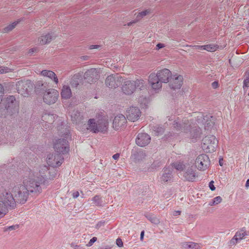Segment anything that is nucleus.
<instances>
[{
    "label": "nucleus",
    "instance_id": "423d86ee",
    "mask_svg": "<svg viewBox=\"0 0 249 249\" xmlns=\"http://www.w3.org/2000/svg\"><path fill=\"white\" fill-rule=\"evenodd\" d=\"M3 93V87L0 84V107L3 109L4 114L13 115L18 110L16 99L14 96H9L6 98L1 99Z\"/></svg>",
    "mask_w": 249,
    "mask_h": 249
},
{
    "label": "nucleus",
    "instance_id": "49530a36",
    "mask_svg": "<svg viewBox=\"0 0 249 249\" xmlns=\"http://www.w3.org/2000/svg\"><path fill=\"white\" fill-rule=\"evenodd\" d=\"M79 193L78 191H76L73 193L72 194V196L73 198H77L79 196Z\"/></svg>",
    "mask_w": 249,
    "mask_h": 249
},
{
    "label": "nucleus",
    "instance_id": "bb28decb",
    "mask_svg": "<svg viewBox=\"0 0 249 249\" xmlns=\"http://www.w3.org/2000/svg\"><path fill=\"white\" fill-rule=\"evenodd\" d=\"M82 80L81 76L79 74H75L72 78L71 84L72 86L76 87Z\"/></svg>",
    "mask_w": 249,
    "mask_h": 249
},
{
    "label": "nucleus",
    "instance_id": "de8ad7c7",
    "mask_svg": "<svg viewBox=\"0 0 249 249\" xmlns=\"http://www.w3.org/2000/svg\"><path fill=\"white\" fill-rule=\"evenodd\" d=\"M120 157V154L119 153H116L113 155L112 158L113 159L117 160H118Z\"/></svg>",
    "mask_w": 249,
    "mask_h": 249
},
{
    "label": "nucleus",
    "instance_id": "a878e982",
    "mask_svg": "<svg viewBox=\"0 0 249 249\" xmlns=\"http://www.w3.org/2000/svg\"><path fill=\"white\" fill-rule=\"evenodd\" d=\"M246 235H247V233L246 232L245 228H243L239 231H238L236 232L232 239L235 240L237 243L238 240L242 239Z\"/></svg>",
    "mask_w": 249,
    "mask_h": 249
},
{
    "label": "nucleus",
    "instance_id": "e433bc0d",
    "mask_svg": "<svg viewBox=\"0 0 249 249\" xmlns=\"http://www.w3.org/2000/svg\"><path fill=\"white\" fill-rule=\"evenodd\" d=\"M222 199L221 196H217L213 198V204H218L220 203Z\"/></svg>",
    "mask_w": 249,
    "mask_h": 249
},
{
    "label": "nucleus",
    "instance_id": "473e14b6",
    "mask_svg": "<svg viewBox=\"0 0 249 249\" xmlns=\"http://www.w3.org/2000/svg\"><path fill=\"white\" fill-rule=\"evenodd\" d=\"M218 48L217 45L210 44L205 45V50L210 52H213L217 50Z\"/></svg>",
    "mask_w": 249,
    "mask_h": 249
},
{
    "label": "nucleus",
    "instance_id": "9b49d317",
    "mask_svg": "<svg viewBox=\"0 0 249 249\" xmlns=\"http://www.w3.org/2000/svg\"><path fill=\"white\" fill-rule=\"evenodd\" d=\"M203 147L206 148L209 151H214L218 144V141L213 135L206 136L203 139Z\"/></svg>",
    "mask_w": 249,
    "mask_h": 249
},
{
    "label": "nucleus",
    "instance_id": "5701e85b",
    "mask_svg": "<svg viewBox=\"0 0 249 249\" xmlns=\"http://www.w3.org/2000/svg\"><path fill=\"white\" fill-rule=\"evenodd\" d=\"M41 74L42 75L48 77L52 79L56 84H57L58 83V79L53 71L45 70L41 71Z\"/></svg>",
    "mask_w": 249,
    "mask_h": 249
},
{
    "label": "nucleus",
    "instance_id": "9d476101",
    "mask_svg": "<svg viewBox=\"0 0 249 249\" xmlns=\"http://www.w3.org/2000/svg\"><path fill=\"white\" fill-rule=\"evenodd\" d=\"M124 79L118 73L108 76L106 80V85L109 88H116L123 82Z\"/></svg>",
    "mask_w": 249,
    "mask_h": 249
},
{
    "label": "nucleus",
    "instance_id": "58836bf2",
    "mask_svg": "<svg viewBox=\"0 0 249 249\" xmlns=\"http://www.w3.org/2000/svg\"><path fill=\"white\" fill-rule=\"evenodd\" d=\"M214 181L212 180L209 182V187L212 191H214L215 189V187L214 185Z\"/></svg>",
    "mask_w": 249,
    "mask_h": 249
},
{
    "label": "nucleus",
    "instance_id": "864d4df0",
    "mask_svg": "<svg viewBox=\"0 0 249 249\" xmlns=\"http://www.w3.org/2000/svg\"><path fill=\"white\" fill-rule=\"evenodd\" d=\"M36 52V49H35V48H33V49H31L30 50V53H34L35 52Z\"/></svg>",
    "mask_w": 249,
    "mask_h": 249
},
{
    "label": "nucleus",
    "instance_id": "f03ea898",
    "mask_svg": "<svg viewBox=\"0 0 249 249\" xmlns=\"http://www.w3.org/2000/svg\"><path fill=\"white\" fill-rule=\"evenodd\" d=\"M195 118L196 123L198 124H202L204 125L206 130L211 129L213 126L215 118L210 114L204 115L202 112L195 113L193 115ZM168 122H166L164 126L156 125L154 127V131L157 135L162 134L164 132V127L171 125V131L165 134L164 139L165 141L171 142L181 132L185 133H190L191 139L192 142L195 141L196 139L200 138L201 130L200 127L196 125V124H194V120L183 118L175 116L169 118Z\"/></svg>",
    "mask_w": 249,
    "mask_h": 249
},
{
    "label": "nucleus",
    "instance_id": "5fc2aeb1",
    "mask_svg": "<svg viewBox=\"0 0 249 249\" xmlns=\"http://www.w3.org/2000/svg\"><path fill=\"white\" fill-rule=\"evenodd\" d=\"M4 72H6V71H4V69L3 68H2L1 67H0V73H4Z\"/></svg>",
    "mask_w": 249,
    "mask_h": 249
},
{
    "label": "nucleus",
    "instance_id": "8fccbe9b",
    "mask_svg": "<svg viewBox=\"0 0 249 249\" xmlns=\"http://www.w3.org/2000/svg\"><path fill=\"white\" fill-rule=\"evenodd\" d=\"M180 211H176L174 212L173 215L175 216H178L180 214Z\"/></svg>",
    "mask_w": 249,
    "mask_h": 249
},
{
    "label": "nucleus",
    "instance_id": "6e6552de",
    "mask_svg": "<svg viewBox=\"0 0 249 249\" xmlns=\"http://www.w3.org/2000/svg\"><path fill=\"white\" fill-rule=\"evenodd\" d=\"M174 166L177 170L183 172V176L187 180L193 181L197 176L196 168L189 164L178 162L175 163Z\"/></svg>",
    "mask_w": 249,
    "mask_h": 249
},
{
    "label": "nucleus",
    "instance_id": "f8f14e48",
    "mask_svg": "<svg viewBox=\"0 0 249 249\" xmlns=\"http://www.w3.org/2000/svg\"><path fill=\"white\" fill-rule=\"evenodd\" d=\"M59 95L58 92L54 89H49L43 96V100L47 104H52L55 103Z\"/></svg>",
    "mask_w": 249,
    "mask_h": 249
},
{
    "label": "nucleus",
    "instance_id": "6ab92c4d",
    "mask_svg": "<svg viewBox=\"0 0 249 249\" xmlns=\"http://www.w3.org/2000/svg\"><path fill=\"white\" fill-rule=\"evenodd\" d=\"M69 114L71 116V121L73 123H79L83 119V115L77 109H74L72 110L70 108L69 111Z\"/></svg>",
    "mask_w": 249,
    "mask_h": 249
},
{
    "label": "nucleus",
    "instance_id": "20e7f679",
    "mask_svg": "<svg viewBox=\"0 0 249 249\" xmlns=\"http://www.w3.org/2000/svg\"><path fill=\"white\" fill-rule=\"evenodd\" d=\"M172 76L170 70L164 69L159 71L157 74L151 73L149 76L148 81L152 89L158 90L161 88V83H167Z\"/></svg>",
    "mask_w": 249,
    "mask_h": 249
},
{
    "label": "nucleus",
    "instance_id": "0eeeda50",
    "mask_svg": "<svg viewBox=\"0 0 249 249\" xmlns=\"http://www.w3.org/2000/svg\"><path fill=\"white\" fill-rule=\"evenodd\" d=\"M147 81L142 79H137L136 81H127L124 82L122 87V90L124 93L130 95L134 92L136 89L140 90L146 88Z\"/></svg>",
    "mask_w": 249,
    "mask_h": 249
},
{
    "label": "nucleus",
    "instance_id": "bf43d9fd",
    "mask_svg": "<svg viewBox=\"0 0 249 249\" xmlns=\"http://www.w3.org/2000/svg\"><path fill=\"white\" fill-rule=\"evenodd\" d=\"M248 95L249 96V93H248Z\"/></svg>",
    "mask_w": 249,
    "mask_h": 249
},
{
    "label": "nucleus",
    "instance_id": "7ed1b4c3",
    "mask_svg": "<svg viewBox=\"0 0 249 249\" xmlns=\"http://www.w3.org/2000/svg\"><path fill=\"white\" fill-rule=\"evenodd\" d=\"M55 117V115L45 113L42 115L40 120L38 117H36L35 115H33L31 117L30 126L28 127L26 125L22 129L24 131H27V133L31 132L36 126L38 128V125L39 127L43 126L44 128L47 129L51 127V125L54 122Z\"/></svg>",
    "mask_w": 249,
    "mask_h": 249
},
{
    "label": "nucleus",
    "instance_id": "dca6fc26",
    "mask_svg": "<svg viewBox=\"0 0 249 249\" xmlns=\"http://www.w3.org/2000/svg\"><path fill=\"white\" fill-rule=\"evenodd\" d=\"M151 140V138L149 135L145 133H139L136 138V144L141 147H144L148 145Z\"/></svg>",
    "mask_w": 249,
    "mask_h": 249
},
{
    "label": "nucleus",
    "instance_id": "603ef678",
    "mask_svg": "<svg viewBox=\"0 0 249 249\" xmlns=\"http://www.w3.org/2000/svg\"><path fill=\"white\" fill-rule=\"evenodd\" d=\"M245 187L247 188L249 187V178L247 179L246 182Z\"/></svg>",
    "mask_w": 249,
    "mask_h": 249
},
{
    "label": "nucleus",
    "instance_id": "f257e3e1",
    "mask_svg": "<svg viewBox=\"0 0 249 249\" xmlns=\"http://www.w3.org/2000/svg\"><path fill=\"white\" fill-rule=\"evenodd\" d=\"M59 134L63 138L57 140L54 144L55 153L49 154L47 158L48 165L53 167L48 171V167H40L38 173H36L19 158L13 159L11 161L0 167V218L7 213L8 208L14 209L16 202L25 203L29 192L39 193L41 191V185L45 184L48 180H53L56 175L54 168L60 166L64 160L62 154L70 150L68 139L71 137L69 129L64 132L57 128Z\"/></svg>",
    "mask_w": 249,
    "mask_h": 249
},
{
    "label": "nucleus",
    "instance_id": "2eb2a0df",
    "mask_svg": "<svg viewBox=\"0 0 249 249\" xmlns=\"http://www.w3.org/2000/svg\"><path fill=\"white\" fill-rule=\"evenodd\" d=\"M173 167L164 168L160 177V181L162 183H168L173 181Z\"/></svg>",
    "mask_w": 249,
    "mask_h": 249
},
{
    "label": "nucleus",
    "instance_id": "6e6d98bb",
    "mask_svg": "<svg viewBox=\"0 0 249 249\" xmlns=\"http://www.w3.org/2000/svg\"><path fill=\"white\" fill-rule=\"evenodd\" d=\"M209 205L211 206L216 205V204H213V199L210 202Z\"/></svg>",
    "mask_w": 249,
    "mask_h": 249
},
{
    "label": "nucleus",
    "instance_id": "13d9d810",
    "mask_svg": "<svg viewBox=\"0 0 249 249\" xmlns=\"http://www.w3.org/2000/svg\"><path fill=\"white\" fill-rule=\"evenodd\" d=\"M101 249H107V248H102Z\"/></svg>",
    "mask_w": 249,
    "mask_h": 249
},
{
    "label": "nucleus",
    "instance_id": "4c0bfd02",
    "mask_svg": "<svg viewBox=\"0 0 249 249\" xmlns=\"http://www.w3.org/2000/svg\"><path fill=\"white\" fill-rule=\"evenodd\" d=\"M97 240V237H92L89 242V243L87 244V247H91L94 243H95Z\"/></svg>",
    "mask_w": 249,
    "mask_h": 249
},
{
    "label": "nucleus",
    "instance_id": "a18cd8bd",
    "mask_svg": "<svg viewBox=\"0 0 249 249\" xmlns=\"http://www.w3.org/2000/svg\"><path fill=\"white\" fill-rule=\"evenodd\" d=\"M212 87L214 89H216L218 87V82L217 81H214L212 83Z\"/></svg>",
    "mask_w": 249,
    "mask_h": 249
},
{
    "label": "nucleus",
    "instance_id": "72a5a7b5",
    "mask_svg": "<svg viewBox=\"0 0 249 249\" xmlns=\"http://www.w3.org/2000/svg\"><path fill=\"white\" fill-rule=\"evenodd\" d=\"M139 101L141 104H143L145 107L147 106L148 104V99L145 97L143 98L142 96L140 97Z\"/></svg>",
    "mask_w": 249,
    "mask_h": 249
},
{
    "label": "nucleus",
    "instance_id": "4be33fe9",
    "mask_svg": "<svg viewBox=\"0 0 249 249\" xmlns=\"http://www.w3.org/2000/svg\"><path fill=\"white\" fill-rule=\"evenodd\" d=\"M55 37V35L53 33H48V34L42 36L38 38V41L41 44H45L48 43L51 41Z\"/></svg>",
    "mask_w": 249,
    "mask_h": 249
},
{
    "label": "nucleus",
    "instance_id": "a19ab883",
    "mask_svg": "<svg viewBox=\"0 0 249 249\" xmlns=\"http://www.w3.org/2000/svg\"><path fill=\"white\" fill-rule=\"evenodd\" d=\"M105 224V222L100 221L96 225V228L99 229L101 226H103Z\"/></svg>",
    "mask_w": 249,
    "mask_h": 249
},
{
    "label": "nucleus",
    "instance_id": "a211bd4d",
    "mask_svg": "<svg viewBox=\"0 0 249 249\" xmlns=\"http://www.w3.org/2000/svg\"><path fill=\"white\" fill-rule=\"evenodd\" d=\"M84 76L88 83L93 82L95 79H97V71L95 69L89 70L85 72Z\"/></svg>",
    "mask_w": 249,
    "mask_h": 249
},
{
    "label": "nucleus",
    "instance_id": "c03bdc74",
    "mask_svg": "<svg viewBox=\"0 0 249 249\" xmlns=\"http://www.w3.org/2000/svg\"><path fill=\"white\" fill-rule=\"evenodd\" d=\"M18 227V225H13V226L9 227H8V230L9 231H12V230L16 229Z\"/></svg>",
    "mask_w": 249,
    "mask_h": 249
},
{
    "label": "nucleus",
    "instance_id": "3c124183",
    "mask_svg": "<svg viewBox=\"0 0 249 249\" xmlns=\"http://www.w3.org/2000/svg\"><path fill=\"white\" fill-rule=\"evenodd\" d=\"M144 234V231H142L141 232V234H140V239L141 241H142L143 239Z\"/></svg>",
    "mask_w": 249,
    "mask_h": 249
},
{
    "label": "nucleus",
    "instance_id": "79ce46f5",
    "mask_svg": "<svg viewBox=\"0 0 249 249\" xmlns=\"http://www.w3.org/2000/svg\"><path fill=\"white\" fill-rule=\"evenodd\" d=\"M196 49L200 50H205V45H197L196 46Z\"/></svg>",
    "mask_w": 249,
    "mask_h": 249
},
{
    "label": "nucleus",
    "instance_id": "f704fd0d",
    "mask_svg": "<svg viewBox=\"0 0 249 249\" xmlns=\"http://www.w3.org/2000/svg\"><path fill=\"white\" fill-rule=\"evenodd\" d=\"M249 87V74L247 76V77L244 79L243 83V88L244 89H245L246 88H248Z\"/></svg>",
    "mask_w": 249,
    "mask_h": 249
},
{
    "label": "nucleus",
    "instance_id": "c9c22d12",
    "mask_svg": "<svg viewBox=\"0 0 249 249\" xmlns=\"http://www.w3.org/2000/svg\"><path fill=\"white\" fill-rule=\"evenodd\" d=\"M135 156V158L136 159V160H142V158H143L145 156V155L143 153V152H141L137 153V154H136Z\"/></svg>",
    "mask_w": 249,
    "mask_h": 249
},
{
    "label": "nucleus",
    "instance_id": "1a4fd4ad",
    "mask_svg": "<svg viewBox=\"0 0 249 249\" xmlns=\"http://www.w3.org/2000/svg\"><path fill=\"white\" fill-rule=\"evenodd\" d=\"M210 165V160L209 157L206 154H201L196 159L195 161V168L199 170L204 171Z\"/></svg>",
    "mask_w": 249,
    "mask_h": 249
},
{
    "label": "nucleus",
    "instance_id": "c85d7f7f",
    "mask_svg": "<svg viewBox=\"0 0 249 249\" xmlns=\"http://www.w3.org/2000/svg\"><path fill=\"white\" fill-rule=\"evenodd\" d=\"M145 216L148 220L154 224H158L160 223L159 219L151 213H146Z\"/></svg>",
    "mask_w": 249,
    "mask_h": 249
},
{
    "label": "nucleus",
    "instance_id": "cd10ccee",
    "mask_svg": "<svg viewBox=\"0 0 249 249\" xmlns=\"http://www.w3.org/2000/svg\"><path fill=\"white\" fill-rule=\"evenodd\" d=\"M162 164L161 160H155L151 164L150 167L148 168V170L150 172H153L158 168H159Z\"/></svg>",
    "mask_w": 249,
    "mask_h": 249
},
{
    "label": "nucleus",
    "instance_id": "4468645a",
    "mask_svg": "<svg viewBox=\"0 0 249 249\" xmlns=\"http://www.w3.org/2000/svg\"><path fill=\"white\" fill-rule=\"evenodd\" d=\"M141 114V112L138 107H131L127 110L126 115L128 120L135 122L139 119Z\"/></svg>",
    "mask_w": 249,
    "mask_h": 249
},
{
    "label": "nucleus",
    "instance_id": "412c9836",
    "mask_svg": "<svg viewBox=\"0 0 249 249\" xmlns=\"http://www.w3.org/2000/svg\"><path fill=\"white\" fill-rule=\"evenodd\" d=\"M92 201V205L97 207H103L106 202L104 198L101 196L100 195H96L91 199Z\"/></svg>",
    "mask_w": 249,
    "mask_h": 249
},
{
    "label": "nucleus",
    "instance_id": "ea45409f",
    "mask_svg": "<svg viewBox=\"0 0 249 249\" xmlns=\"http://www.w3.org/2000/svg\"><path fill=\"white\" fill-rule=\"evenodd\" d=\"M116 244L119 247H122L123 243L120 238H118L116 240Z\"/></svg>",
    "mask_w": 249,
    "mask_h": 249
},
{
    "label": "nucleus",
    "instance_id": "aec40b11",
    "mask_svg": "<svg viewBox=\"0 0 249 249\" xmlns=\"http://www.w3.org/2000/svg\"><path fill=\"white\" fill-rule=\"evenodd\" d=\"M14 140H10L8 138V135L6 131H5L2 128L0 129V144L6 143L12 145L14 143Z\"/></svg>",
    "mask_w": 249,
    "mask_h": 249
},
{
    "label": "nucleus",
    "instance_id": "2f4dec72",
    "mask_svg": "<svg viewBox=\"0 0 249 249\" xmlns=\"http://www.w3.org/2000/svg\"><path fill=\"white\" fill-rule=\"evenodd\" d=\"M20 21V20L19 19L9 24L4 29V32L7 33L12 31Z\"/></svg>",
    "mask_w": 249,
    "mask_h": 249
},
{
    "label": "nucleus",
    "instance_id": "09e8293b",
    "mask_svg": "<svg viewBox=\"0 0 249 249\" xmlns=\"http://www.w3.org/2000/svg\"><path fill=\"white\" fill-rule=\"evenodd\" d=\"M99 47H100V46H99V45H90L89 48L90 49H98Z\"/></svg>",
    "mask_w": 249,
    "mask_h": 249
},
{
    "label": "nucleus",
    "instance_id": "7c9ffc66",
    "mask_svg": "<svg viewBox=\"0 0 249 249\" xmlns=\"http://www.w3.org/2000/svg\"><path fill=\"white\" fill-rule=\"evenodd\" d=\"M184 247L187 249H198L199 245L197 243L189 242L184 244Z\"/></svg>",
    "mask_w": 249,
    "mask_h": 249
},
{
    "label": "nucleus",
    "instance_id": "b1692460",
    "mask_svg": "<svg viewBox=\"0 0 249 249\" xmlns=\"http://www.w3.org/2000/svg\"><path fill=\"white\" fill-rule=\"evenodd\" d=\"M150 13V9H146V10L142 11L141 12H140L137 16L136 19L133 20L131 22H129L128 23V25L131 26L132 25V24L137 22L138 21L140 20L143 17L146 16Z\"/></svg>",
    "mask_w": 249,
    "mask_h": 249
},
{
    "label": "nucleus",
    "instance_id": "4d7b16f0",
    "mask_svg": "<svg viewBox=\"0 0 249 249\" xmlns=\"http://www.w3.org/2000/svg\"><path fill=\"white\" fill-rule=\"evenodd\" d=\"M219 164H220L221 166H222V162L221 161V160H219Z\"/></svg>",
    "mask_w": 249,
    "mask_h": 249
},
{
    "label": "nucleus",
    "instance_id": "39448f33",
    "mask_svg": "<svg viewBox=\"0 0 249 249\" xmlns=\"http://www.w3.org/2000/svg\"><path fill=\"white\" fill-rule=\"evenodd\" d=\"M108 120L100 115L95 118L89 119L87 122V129L94 133H105L108 129Z\"/></svg>",
    "mask_w": 249,
    "mask_h": 249
},
{
    "label": "nucleus",
    "instance_id": "c756f323",
    "mask_svg": "<svg viewBox=\"0 0 249 249\" xmlns=\"http://www.w3.org/2000/svg\"><path fill=\"white\" fill-rule=\"evenodd\" d=\"M38 159L35 156L34 154L28 155V157L26 158L27 163L31 167L33 166V164L36 162V160Z\"/></svg>",
    "mask_w": 249,
    "mask_h": 249
},
{
    "label": "nucleus",
    "instance_id": "f3484780",
    "mask_svg": "<svg viewBox=\"0 0 249 249\" xmlns=\"http://www.w3.org/2000/svg\"><path fill=\"white\" fill-rule=\"evenodd\" d=\"M127 121L125 117L122 114H119L115 117L113 125L116 129L118 130L125 125Z\"/></svg>",
    "mask_w": 249,
    "mask_h": 249
},
{
    "label": "nucleus",
    "instance_id": "ddd939ff",
    "mask_svg": "<svg viewBox=\"0 0 249 249\" xmlns=\"http://www.w3.org/2000/svg\"><path fill=\"white\" fill-rule=\"evenodd\" d=\"M183 77L177 74L172 75L169 80V86L173 89H179L183 83Z\"/></svg>",
    "mask_w": 249,
    "mask_h": 249
},
{
    "label": "nucleus",
    "instance_id": "393cba45",
    "mask_svg": "<svg viewBox=\"0 0 249 249\" xmlns=\"http://www.w3.org/2000/svg\"><path fill=\"white\" fill-rule=\"evenodd\" d=\"M61 95L62 98H70L71 96V91L70 87L64 85L62 89Z\"/></svg>",
    "mask_w": 249,
    "mask_h": 249
},
{
    "label": "nucleus",
    "instance_id": "37998d69",
    "mask_svg": "<svg viewBox=\"0 0 249 249\" xmlns=\"http://www.w3.org/2000/svg\"><path fill=\"white\" fill-rule=\"evenodd\" d=\"M164 47V45L162 43H158L157 45H156V48L158 50H159V49H160L162 48H163Z\"/></svg>",
    "mask_w": 249,
    "mask_h": 249
}]
</instances>
